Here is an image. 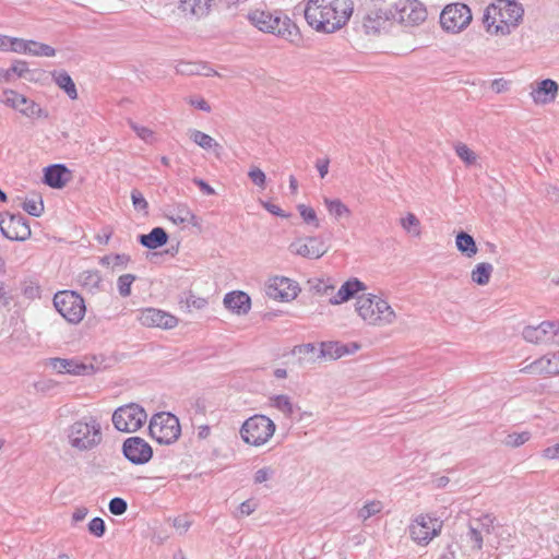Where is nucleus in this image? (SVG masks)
<instances>
[{
	"label": "nucleus",
	"instance_id": "f257e3e1",
	"mask_svg": "<svg viewBox=\"0 0 559 559\" xmlns=\"http://www.w3.org/2000/svg\"><path fill=\"white\" fill-rule=\"evenodd\" d=\"M354 11L352 0H309L305 19L318 32L334 33L342 28Z\"/></svg>",
	"mask_w": 559,
	"mask_h": 559
},
{
	"label": "nucleus",
	"instance_id": "f03ea898",
	"mask_svg": "<svg viewBox=\"0 0 559 559\" xmlns=\"http://www.w3.org/2000/svg\"><path fill=\"white\" fill-rule=\"evenodd\" d=\"M524 10L515 0H497L485 11L483 23L495 35H508L522 21Z\"/></svg>",
	"mask_w": 559,
	"mask_h": 559
},
{
	"label": "nucleus",
	"instance_id": "7ed1b4c3",
	"mask_svg": "<svg viewBox=\"0 0 559 559\" xmlns=\"http://www.w3.org/2000/svg\"><path fill=\"white\" fill-rule=\"evenodd\" d=\"M249 19L262 32L274 34L297 47L302 45L298 26L286 15L255 10L249 14Z\"/></svg>",
	"mask_w": 559,
	"mask_h": 559
},
{
	"label": "nucleus",
	"instance_id": "20e7f679",
	"mask_svg": "<svg viewBox=\"0 0 559 559\" xmlns=\"http://www.w3.org/2000/svg\"><path fill=\"white\" fill-rule=\"evenodd\" d=\"M355 308L358 316L369 325L386 326L396 320V313L389 302L373 294L358 296Z\"/></svg>",
	"mask_w": 559,
	"mask_h": 559
},
{
	"label": "nucleus",
	"instance_id": "39448f33",
	"mask_svg": "<svg viewBox=\"0 0 559 559\" xmlns=\"http://www.w3.org/2000/svg\"><path fill=\"white\" fill-rule=\"evenodd\" d=\"M68 437L73 448L81 451L91 450L102 441L100 424L93 416L84 417L70 426Z\"/></svg>",
	"mask_w": 559,
	"mask_h": 559
},
{
	"label": "nucleus",
	"instance_id": "423d86ee",
	"mask_svg": "<svg viewBox=\"0 0 559 559\" xmlns=\"http://www.w3.org/2000/svg\"><path fill=\"white\" fill-rule=\"evenodd\" d=\"M276 426L265 415L255 414L246 419L240 428V436L245 443L260 447L265 444L274 435Z\"/></svg>",
	"mask_w": 559,
	"mask_h": 559
},
{
	"label": "nucleus",
	"instance_id": "0eeeda50",
	"mask_svg": "<svg viewBox=\"0 0 559 559\" xmlns=\"http://www.w3.org/2000/svg\"><path fill=\"white\" fill-rule=\"evenodd\" d=\"M150 436L160 444H171L178 440L181 427L178 417L171 413L160 412L150 420Z\"/></svg>",
	"mask_w": 559,
	"mask_h": 559
},
{
	"label": "nucleus",
	"instance_id": "6e6552de",
	"mask_svg": "<svg viewBox=\"0 0 559 559\" xmlns=\"http://www.w3.org/2000/svg\"><path fill=\"white\" fill-rule=\"evenodd\" d=\"M56 310L70 323H79L84 318L86 307L84 299L73 290H62L55 294Z\"/></svg>",
	"mask_w": 559,
	"mask_h": 559
},
{
	"label": "nucleus",
	"instance_id": "1a4fd4ad",
	"mask_svg": "<svg viewBox=\"0 0 559 559\" xmlns=\"http://www.w3.org/2000/svg\"><path fill=\"white\" fill-rule=\"evenodd\" d=\"M115 428L122 432H134L146 421L147 414L144 408L135 403L118 407L112 414Z\"/></svg>",
	"mask_w": 559,
	"mask_h": 559
},
{
	"label": "nucleus",
	"instance_id": "9d476101",
	"mask_svg": "<svg viewBox=\"0 0 559 559\" xmlns=\"http://www.w3.org/2000/svg\"><path fill=\"white\" fill-rule=\"evenodd\" d=\"M471 9L464 3L448 4L440 14V24L449 33H460L472 21Z\"/></svg>",
	"mask_w": 559,
	"mask_h": 559
},
{
	"label": "nucleus",
	"instance_id": "9b49d317",
	"mask_svg": "<svg viewBox=\"0 0 559 559\" xmlns=\"http://www.w3.org/2000/svg\"><path fill=\"white\" fill-rule=\"evenodd\" d=\"M394 17L393 7L385 2L373 3L362 20L365 33L367 35L379 34L394 22Z\"/></svg>",
	"mask_w": 559,
	"mask_h": 559
},
{
	"label": "nucleus",
	"instance_id": "f8f14e48",
	"mask_svg": "<svg viewBox=\"0 0 559 559\" xmlns=\"http://www.w3.org/2000/svg\"><path fill=\"white\" fill-rule=\"evenodd\" d=\"M442 528V522L437 518L420 514L409 525V536L418 545H428Z\"/></svg>",
	"mask_w": 559,
	"mask_h": 559
},
{
	"label": "nucleus",
	"instance_id": "ddd939ff",
	"mask_svg": "<svg viewBox=\"0 0 559 559\" xmlns=\"http://www.w3.org/2000/svg\"><path fill=\"white\" fill-rule=\"evenodd\" d=\"M0 229L9 240L25 241L32 235L28 222L21 213H0Z\"/></svg>",
	"mask_w": 559,
	"mask_h": 559
},
{
	"label": "nucleus",
	"instance_id": "4468645a",
	"mask_svg": "<svg viewBox=\"0 0 559 559\" xmlns=\"http://www.w3.org/2000/svg\"><path fill=\"white\" fill-rule=\"evenodd\" d=\"M0 102L19 110L22 115L28 118L48 117V114L38 104L13 90L3 91L0 95Z\"/></svg>",
	"mask_w": 559,
	"mask_h": 559
},
{
	"label": "nucleus",
	"instance_id": "2eb2a0df",
	"mask_svg": "<svg viewBox=\"0 0 559 559\" xmlns=\"http://www.w3.org/2000/svg\"><path fill=\"white\" fill-rule=\"evenodd\" d=\"M525 341L534 344H559V321H544L536 326L523 330Z\"/></svg>",
	"mask_w": 559,
	"mask_h": 559
},
{
	"label": "nucleus",
	"instance_id": "dca6fc26",
	"mask_svg": "<svg viewBox=\"0 0 559 559\" xmlns=\"http://www.w3.org/2000/svg\"><path fill=\"white\" fill-rule=\"evenodd\" d=\"M394 21L405 26L419 25L427 19L426 8L418 0H407L400 7H393Z\"/></svg>",
	"mask_w": 559,
	"mask_h": 559
},
{
	"label": "nucleus",
	"instance_id": "f3484780",
	"mask_svg": "<svg viewBox=\"0 0 559 559\" xmlns=\"http://www.w3.org/2000/svg\"><path fill=\"white\" fill-rule=\"evenodd\" d=\"M329 248L320 236H309L297 239L289 245V251L308 259H319L328 252Z\"/></svg>",
	"mask_w": 559,
	"mask_h": 559
},
{
	"label": "nucleus",
	"instance_id": "a211bd4d",
	"mask_svg": "<svg viewBox=\"0 0 559 559\" xmlns=\"http://www.w3.org/2000/svg\"><path fill=\"white\" fill-rule=\"evenodd\" d=\"M123 455L133 464L147 463L153 455L151 445L140 437H130L122 444Z\"/></svg>",
	"mask_w": 559,
	"mask_h": 559
},
{
	"label": "nucleus",
	"instance_id": "6ab92c4d",
	"mask_svg": "<svg viewBox=\"0 0 559 559\" xmlns=\"http://www.w3.org/2000/svg\"><path fill=\"white\" fill-rule=\"evenodd\" d=\"M265 294L274 300L288 301L296 298L297 285L287 277L275 276L269 280L265 286Z\"/></svg>",
	"mask_w": 559,
	"mask_h": 559
},
{
	"label": "nucleus",
	"instance_id": "aec40b11",
	"mask_svg": "<svg viewBox=\"0 0 559 559\" xmlns=\"http://www.w3.org/2000/svg\"><path fill=\"white\" fill-rule=\"evenodd\" d=\"M138 320L143 326L166 330L173 329L178 324V319L175 316L155 308L142 310L138 316Z\"/></svg>",
	"mask_w": 559,
	"mask_h": 559
},
{
	"label": "nucleus",
	"instance_id": "412c9836",
	"mask_svg": "<svg viewBox=\"0 0 559 559\" xmlns=\"http://www.w3.org/2000/svg\"><path fill=\"white\" fill-rule=\"evenodd\" d=\"M48 365L58 373H69L73 376L88 374L93 371L92 365H85L76 359L50 358Z\"/></svg>",
	"mask_w": 559,
	"mask_h": 559
},
{
	"label": "nucleus",
	"instance_id": "4be33fe9",
	"mask_svg": "<svg viewBox=\"0 0 559 559\" xmlns=\"http://www.w3.org/2000/svg\"><path fill=\"white\" fill-rule=\"evenodd\" d=\"M523 371L530 373H545L558 374L559 373V350L554 354H548L526 366Z\"/></svg>",
	"mask_w": 559,
	"mask_h": 559
},
{
	"label": "nucleus",
	"instance_id": "5701e85b",
	"mask_svg": "<svg viewBox=\"0 0 559 559\" xmlns=\"http://www.w3.org/2000/svg\"><path fill=\"white\" fill-rule=\"evenodd\" d=\"M70 170L62 164H53L44 169V183L53 189H61L70 179Z\"/></svg>",
	"mask_w": 559,
	"mask_h": 559
},
{
	"label": "nucleus",
	"instance_id": "b1692460",
	"mask_svg": "<svg viewBox=\"0 0 559 559\" xmlns=\"http://www.w3.org/2000/svg\"><path fill=\"white\" fill-rule=\"evenodd\" d=\"M224 306L231 312L243 316L250 311L251 299L249 295L241 290L230 292L224 297Z\"/></svg>",
	"mask_w": 559,
	"mask_h": 559
},
{
	"label": "nucleus",
	"instance_id": "393cba45",
	"mask_svg": "<svg viewBox=\"0 0 559 559\" xmlns=\"http://www.w3.org/2000/svg\"><path fill=\"white\" fill-rule=\"evenodd\" d=\"M559 85L551 79L542 80L531 95L536 104H549L555 100Z\"/></svg>",
	"mask_w": 559,
	"mask_h": 559
},
{
	"label": "nucleus",
	"instance_id": "a878e982",
	"mask_svg": "<svg viewBox=\"0 0 559 559\" xmlns=\"http://www.w3.org/2000/svg\"><path fill=\"white\" fill-rule=\"evenodd\" d=\"M365 284L358 278H350L346 281L337 290V293L330 298V304L340 305L354 298L355 295L365 290Z\"/></svg>",
	"mask_w": 559,
	"mask_h": 559
},
{
	"label": "nucleus",
	"instance_id": "bb28decb",
	"mask_svg": "<svg viewBox=\"0 0 559 559\" xmlns=\"http://www.w3.org/2000/svg\"><path fill=\"white\" fill-rule=\"evenodd\" d=\"M166 217L174 224L189 223L193 226H198L199 222L193 212L188 207L187 204L179 203L167 210Z\"/></svg>",
	"mask_w": 559,
	"mask_h": 559
},
{
	"label": "nucleus",
	"instance_id": "cd10ccee",
	"mask_svg": "<svg viewBox=\"0 0 559 559\" xmlns=\"http://www.w3.org/2000/svg\"><path fill=\"white\" fill-rule=\"evenodd\" d=\"M212 1L213 0H180L179 9L186 15L200 20L210 13Z\"/></svg>",
	"mask_w": 559,
	"mask_h": 559
},
{
	"label": "nucleus",
	"instance_id": "c85d7f7f",
	"mask_svg": "<svg viewBox=\"0 0 559 559\" xmlns=\"http://www.w3.org/2000/svg\"><path fill=\"white\" fill-rule=\"evenodd\" d=\"M176 72L181 75H216L217 72L204 62L179 61Z\"/></svg>",
	"mask_w": 559,
	"mask_h": 559
},
{
	"label": "nucleus",
	"instance_id": "c756f323",
	"mask_svg": "<svg viewBox=\"0 0 559 559\" xmlns=\"http://www.w3.org/2000/svg\"><path fill=\"white\" fill-rule=\"evenodd\" d=\"M168 234L163 227H154L148 234L139 236V242L151 250L163 247L168 241Z\"/></svg>",
	"mask_w": 559,
	"mask_h": 559
},
{
	"label": "nucleus",
	"instance_id": "7c9ffc66",
	"mask_svg": "<svg viewBox=\"0 0 559 559\" xmlns=\"http://www.w3.org/2000/svg\"><path fill=\"white\" fill-rule=\"evenodd\" d=\"M350 353L348 346L340 342H323L320 344L318 357L337 359Z\"/></svg>",
	"mask_w": 559,
	"mask_h": 559
},
{
	"label": "nucleus",
	"instance_id": "2f4dec72",
	"mask_svg": "<svg viewBox=\"0 0 559 559\" xmlns=\"http://www.w3.org/2000/svg\"><path fill=\"white\" fill-rule=\"evenodd\" d=\"M78 281L84 289L94 294L100 289L103 280L97 270H87L79 275Z\"/></svg>",
	"mask_w": 559,
	"mask_h": 559
},
{
	"label": "nucleus",
	"instance_id": "473e14b6",
	"mask_svg": "<svg viewBox=\"0 0 559 559\" xmlns=\"http://www.w3.org/2000/svg\"><path fill=\"white\" fill-rule=\"evenodd\" d=\"M52 78L56 84L64 91V93L69 96L70 99L78 98V91L75 84L67 71H55L52 73Z\"/></svg>",
	"mask_w": 559,
	"mask_h": 559
},
{
	"label": "nucleus",
	"instance_id": "72a5a7b5",
	"mask_svg": "<svg viewBox=\"0 0 559 559\" xmlns=\"http://www.w3.org/2000/svg\"><path fill=\"white\" fill-rule=\"evenodd\" d=\"M455 243L457 250L467 258H472L477 253V246L474 238L465 231H460L456 235Z\"/></svg>",
	"mask_w": 559,
	"mask_h": 559
},
{
	"label": "nucleus",
	"instance_id": "f704fd0d",
	"mask_svg": "<svg viewBox=\"0 0 559 559\" xmlns=\"http://www.w3.org/2000/svg\"><path fill=\"white\" fill-rule=\"evenodd\" d=\"M493 266L488 262H481L476 264L471 273V278L477 285H487L490 281Z\"/></svg>",
	"mask_w": 559,
	"mask_h": 559
},
{
	"label": "nucleus",
	"instance_id": "c9c22d12",
	"mask_svg": "<svg viewBox=\"0 0 559 559\" xmlns=\"http://www.w3.org/2000/svg\"><path fill=\"white\" fill-rule=\"evenodd\" d=\"M324 204L331 215L336 219L350 215V210L340 199H324Z\"/></svg>",
	"mask_w": 559,
	"mask_h": 559
},
{
	"label": "nucleus",
	"instance_id": "e433bc0d",
	"mask_svg": "<svg viewBox=\"0 0 559 559\" xmlns=\"http://www.w3.org/2000/svg\"><path fill=\"white\" fill-rule=\"evenodd\" d=\"M190 139L204 150L222 148L212 136L199 130H191Z\"/></svg>",
	"mask_w": 559,
	"mask_h": 559
},
{
	"label": "nucleus",
	"instance_id": "4c0bfd02",
	"mask_svg": "<svg viewBox=\"0 0 559 559\" xmlns=\"http://www.w3.org/2000/svg\"><path fill=\"white\" fill-rule=\"evenodd\" d=\"M271 405L282 412L286 417L290 418L294 414V405L290 397L284 394L275 395L270 399Z\"/></svg>",
	"mask_w": 559,
	"mask_h": 559
},
{
	"label": "nucleus",
	"instance_id": "58836bf2",
	"mask_svg": "<svg viewBox=\"0 0 559 559\" xmlns=\"http://www.w3.org/2000/svg\"><path fill=\"white\" fill-rule=\"evenodd\" d=\"M496 521V518L490 513H485L479 518L471 519L469 523L477 527V530L484 535H488L493 530V523Z\"/></svg>",
	"mask_w": 559,
	"mask_h": 559
},
{
	"label": "nucleus",
	"instance_id": "ea45409f",
	"mask_svg": "<svg viewBox=\"0 0 559 559\" xmlns=\"http://www.w3.org/2000/svg\"><path fill=\"white\" fill-rule=\"evenodd\" d=\"M295 352L300 355L301 359H305L308 362H316L318 359L322 358L318 357L319 347L311 343L297 346Z\"/></svg>",
	"mask_w": 559,
	"mask_h": 559
},
{
	"label": "nucleus",
	"instance_id": "a19ab883",
	"mask_svg": "<svg viewBox=\"0 0 559 559\" xmlns=\"http://www.w3.org/2000/svg\"><path fill=\"white\" fill-rule=\"evenodd\" d=\"M401 226L408 234L417 237L420 235V222L413 213H408L405 217L401 218Z\"/></svg>",
	"mask_w": 559,
	"mask_h": 559
},
{
	"label": "nucleus",
	"instance_id": "79ce46f5",
	"mask_svg": "<svg viewBox=\"0 0 559 559\" xmlns=\"http://www.w3.org/2000/svg\"><path fill=\"white\" fill-rule=\"evenodd\" d=\"M29 55L37 57H53L56 49L47 44L29 40Z\"/></svg>",
	"mask_w": 559,
	"mask_h": 559
},
{
	"label": "nucleus",
	"instance_id": "37998d69",
	"mask_svg": "<svg viewBox=\"0 0 559 559\" xmlns=\"http://www.w3.org/2000/svg\"><path fill=\"white\" fill-rule=\"evenodd\" d=\"M308 283L311 285V289L321 296H329L335 289L330 280L314 278Z\"/></svg>",
	"mask_w": 559,
	"mask_h": 559
},
{
	"label": "nucleus",
	"instance_id": "c03bdc74",
	"mask_svg": "<svg viewBox=\"0 0 559 559\" xmlns=\"http://www.w3.org/2000/svg\"><path fill=\"white\" fill-rule=\"evenodd\" d=\"M383 506H382V502L381 501H370L368 503H366L358 512V516L362 520V521H366L368 520L369 518L378 514L381 512Z\"/></svg>",
	"mask_w": 559,
	"mask_h": 559
},
{
	"label": "nucleus",
	"instance_id": "a18cd8bd",
	"mask_svg": "<svg viewBox=\"0 0 559 559\" xmlns=\"http://www.w3.org/2000/svg\"><path fill=\"white\" fill-rule=\"evenodd\" d=\"M455 153L466 165H473L476 162V154L464 143L455 145Z\"/></svg>",
	"mask_w": 559,
	"mask_h": 559
},
{
	"label": "nucleus",
	"instance_id": "49530a36",
	"mask_svg": "<svg viewBox=\"0 0 559 559\" xmlns=\"http://www.w3.org/2000/svg\"><path fill=\"white\" fill-rule=\"evenodd\" d=\"M22 207L29 215L39 217L44 212V202L40 198L38 200H25Z\"/></svg>",
	"mask_w": 559,
	"mask_h": 559
},
{
	"label": "nucleus",
	"instance_id": "de8ad7c7",
	"mask_svg": "<svg viewBox=\"0 0 559 559\" xmlns=\"http://www.w3.org/2000/svg\"><path fill=\"white\" fill-rule=\"evenodd\" d=\"M136 280L133 274H123L118 278V290L120 296L128 297L131 294V285Z\"/></svg>",
	"mask_w": 559,
	"mask_h": 559
},
{
	"label": "nucleus",
	"instance_id": "09e8293b",
	"mask_svg": "<svg viewBox=\"0 0 559 559\" xmlns=\"http://www.w3.org/2000/svg\"><path fill=\"white\" fill-rule=\"evenodd\" d=\"M298 211L305 223L313 225L316 228L320 226L316 211L305 204L298 205Z\"/></svg>",
	"mask_w": 559,
	"mask_h": 559
},
{
	"label": "nucleus",
	"instance_id": "8fccbe9b",
	"mask_svg": "<svg viewBox=\"0 0 559 559\" xmlns=\"http://www.w3.org/2000/svg\"><path fill=\"white\" fill-rule=\"evenodd\" d=\"M128 124L136 133V135L146 143H151L153 141L154 132L151 129L140 126L132 120H128Z\"/></svg>",
	"mask_w": 559,
	"mask_h": 559
},
{
	"label": "nucleus",
	"instance_id": "3c124183",
	"mask_svg": "<svg viewBox=\"0 0 559 559\" xmlns=\"http://www.w3.org/2000/svg\"><path fill=\"white\" fill-rule=\"evenodd\" d=\"M531 438V433L528 431H523L520 433H510L506 438V444L509 447L518 448L528 441Z\"/></svg>",
	"mask_w": 559,
	"mask_h": 559
},
{
	"label": "nucleus",
	"instance_id": "603ef678",
	"mask_svg": "<svg viewBox=\"0 0 559 559\" xmlns=\"http://www.w3.org/2000/svg\"><path fill=\"white\" fill-rule=\"evenodd\" d=\"M88 532L96 537L104 536L106 532L105 521L98 516L92 519L88 523Z\"/></svg>",
	"mask_w": 559,
	"mask_h": 559
},
{
	"label": "nucleus",
	"instance_id": "864d4df0",
	"mask_svg": "<svg viewBox=\"0 0 559 559\" xmlns=\"http://www.w3.org/2000/svg\"><path fill=\"white\" fill-rule=\"evenodd\" d=\"M108 508L114 515H121L127 511L128 503L124 499L115 497L109 501Z\"/></svg>",
	"mask_w": 559,
	"mask_h": 559
},
{
	"label": "nucleus",
	"instance_id": "5fc2aeb1",
	"mask_svg": "<svg viewBox=\"0 0 559 559\" xmlns=\"http://www.w3.org/2000/svg\"><path fill=\"white\" fill-rule=\"evenodd\" d=\"M467 536L469 540L474 543L473 549L480 550L483 548L484 535L477 530V527L473 526L469 522Z\"/></svg>",
	"mask_w": 559,
	"mask_h": 559
},
{
	"label": "nucleus",
	"instance_id": "6e6d98bb",
	"mask_svg": "<svg viewBox=\"0 0 559 559\" xmlns=\"http://www.w3.org/2000/svg\"><path fill=\"white\" fill-rule=\"evenodd\" d=\"M10 50L19 53L29 55V40H25L22 38H11Z\"/></svg>",
	"mask_w": 559,
	"mask_h": 559
},
{
	"label": "nucleus",
	"instance_id": "4d7b16f0",
	"mask_svg": "<svg viewBox=\"0 0 559 559\" xmlns=\"http://www.w3.org/2000/svg\"><path fill=\"white\" fill-rule=\"evenodd\" d=\"M131 200H132V204L135 210L146 211V209L148 206L147 201L145 200L144 195L139 190L133 189L131 191Z\"/></svg>",
	"mask_w": 559,
	"mask_h": 559
},
{
	"label": "nucleus",
	"instance_id": "13d9d810",
	"mask_svg": "<svg viewBox=\"0 0 559 559\" xmlns=\"http://www.w3.org/2000/svg\"><path fill=\"white\" fill-rule=\"evenodd\" d=\"M248 176L255 186L264 188L266 177L265 174L259 167H252L249 170Z\"/></svg>",
	"mask_w": 559,
	"mask_h": 559
},
{
	"label": "nucleus",
	"instance_id": "bf43d9fd",
	"mask_svg": "<svg viewBox=\"0 0 559 559\" xmlns=\"http://www.w3.org/2000/svg\"><path fill=\"white\" fill-rule=\"evenodd\" d=\"M28 72V67L26 61L17 60L13 62L11 68L8 70V74L14 73L20 78L25 76V74Z\"/></svg>",
	"mask_w": 559,
	"mask_h": 559
},
{
	"label": "nucleus",
	"instance_id": "052dcab7",
	"mask_svg": "<svg viewBox=\"0 0 559 559\" xmlns=\"http://www.w3.org/2000/svg\"><path fill=\"white\" fill-rule=\"evenodd\" d=\"M274 474V471L272 467H262L258 469L254 474V483L255 484H262L270 479Z\"/></svg>",
	"mask_w": 559,
	"mask_h": 559
},
{
	"label": "nucleus",
	"instance_id": "680f3d73",
	"mask_svg": "<svg viewBox=\"0 0 559 559\" xmlns=\"http://www.w3.org/2000/svg\"><path fill=\"white\" fill-rule=\"evenodd\" d=\"M186 304H187V307L188 308H195V309H202L203 307H205V305L207 304L206 302V299L204 298H201V297H195L193 295H189L186 299Z\"/></svg>",
	"mask_w": 559,
	"mask_h": 559
},
{
	"label": "nucleus",
	"instance_id": "e2e57ef3",
	"mask_svg": "<svg viewBox=\"0 0 559 559\" xmlns=\"http://www.w3.org/2000/svg\"><path fill=\"white\" fill-rule=\"evenodd\" d=\"M110 259L112 260V266L124 267L130 262V255L126 253L110 254Z\"/></svg>",
	"mask_w": 559,
	"mask_h": 559
},
{
	"label": "nucleus",
	"instance_id": "0e129e2a",
	"mask_svg": "<svg viewBox=\"0 0 559 559\" xmlns=\"http://www.w3.org/2000/svg\"><path fill=\"white\" fill-rule=\"evenodd\" d=\"M174 526L181 533H186L191 526V522L186 516H179L174 520Z\"/></svg>",
	"mask_w": 559,
	"mask_h": 559
},
{
	"label": "nucleus",
	"instance_id": "69168bd1",
	"mask_svg": "<svg viewBox=\"0 0 559 559\" xmlns=\"http://www.w3.org/2000/svg\"><path fill=\"white\" fill-rule=\"evenodd\" d=\"M193 182L199 189L206 195H213L215 193L214 189L203 179L194 178Z\"/></svg>",
	"mask_w": 559,
	"mask_h": 559
},
{
	"label": "nucleus",
	"instance_id": "338daca9",
	"mask_svg": "<svg viewBox=\"0 0 559 559\" xmlns=\"http://www.w3.org/2000/svg\"><path fill=\"white\" fill-rule=\"evenodd\" d=\"M262 205L267 212H270L276 216H280V217L288 216L287 214L284 213V211L280 206H277L271 202H262Z\"/></svg>",
	"mask_w": 559,
	"mask_h": 559
},
{
	"label": "nucleus",
	"instance_id": "774afa93",
	"mask_svg": "<svg viewBox=\"0 0 559 559\" xmlns=\"http://www.w3.org/2000/svg\"><path fill=\"white\" fill-rule=\"evenodd\" d=\"M543 455H544V457H546L548 460L558 459L559 457V442L551 447L546 448L543 451Z\"/></svg>",
	"mask_w": 559,
	"mask_h": 559
}]
</instances>
